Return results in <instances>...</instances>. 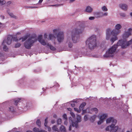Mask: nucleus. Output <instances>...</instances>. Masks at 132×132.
<instances>
[{"mask_svg":"<svg viewBox=\"0 0 132 132\" xmlns=\"http://www.w3.org/2000/svg\"><path fill=\"white\" fill-rule=\"evenodd\" d=\"M122 27V24L117 23L114 26V29H112L109 28L106 30V39L111 41H115L118 39V35L121 32V29Z\"/></svg>","mask_w":132,"mask_h":132,"instance_id":"obj_1","label":"nucleus"},{"mask_svg":"<svg viewBox=\"0 0 132 132\" xmlns=\"http://www.w3.org/2000/svg\"><path fill=\"white\" fill-rule=\"evenodd\" d=\"M131 42H118L117 45H114L109 48L104 55V57H113L117 52V49L119 46H120L122 48H125L129 46V43Z\"/></svg>","mask_w":132,"mask_h":132,"instance_id":"obj_2","label":"nucleus"},{"mask_svg":"<svg viewBox=\"0 0 132 132\" xmlns=\"http://www.w3.org/2000/svg\"><path fill=\"white\" fill-rule=\"evenodd\" d=\"M70 114L72 117V118L70 117L69 119L70 123L72 124V126L73 127H75L77 128L78 127V123L81 121V116L80 115H77V120H74V118L75 115L74 113L72 112H70Z\"/></svg>","mask_w":132,"mask_h":132,"instance_id":"obj_3","label":"nucleus"},{"mask_svg":"<svg viewBox=\"0 0 132 132\" xmlns=\"http://www.w3.org/2000/svg\"><path fill=\"white\" fill-rule=\"evenodd\" d=\"M53 33L56 35V38L58 41H61L64 39V33L61 31L59 29L53 30Z\"/></svg>","mask_w":132,"mask_h":132,"instance_id":"obj_4","label":"nucleus"},{"mask_svg":"<svg viewBox=\"0 0 132 132\" xmlns=\"http://www.w3.org/2000/svg\"><path fill=\"white\" fill-rule=\"evenodd\" d=\"M132 34V28L128 29L127 31H125L122 35V38L123 41L126 40L127 38L131 36Z\"/></svg>","mask_w":132,"mask_h":132,"instance_id":"obj_5","label":"nucleus"},{"mask_svg":"<svg viewBox=\"0 0 132 132\" xmlns=\"http://www.w3.org/2000/svg\"><path fill=\"white\" fill-rule=\"evenodd\" d=\"M116 124L112 123L111 124L107 127L106 128V131H110V132H116L119 129V127L115 126Z\"/></svg>","mask_w":132,"mask_h":132,"instance_id":"obj_6","label":"nucleus"},{"mask_svg":"<svg viewBox=\"0 0 132 132\" xmlns=\"http://www.w3.org/2000/svg\"><path fill=\"white\" fill-rule=\"evenodd\" d=\"M86 47L91 50L94 48L96 46V42H86Z\"/></svg>","mask_w":132,"mask_h":132,"instance_id":"obj_7","label":"nucleus"},{"mask_svg":"<svg viewBox=\"0 0 132 132\" xmlns=\"http://www.w3.org/2000/svg\"><path fill=\"white\" fill-rule=\"evenodd\" d=\"M40 44L42 45L46 46L47 48H50L51 50L52 51H55L56 50V48L52 46L51 44L48 42H40Z\"/></svg>","mask_w":132,"mask_h":132,"instance_id":"obj_8","label":"nucleus"},{"mask_svg":"<svg viewBox=\"0 0 132 132\" xmlns=\"http://www.w3.org/2000/svg\"><path fill=\"white\" fill-rule=\"evenodd\" d=\"M84 31V28H82L78 27L73 29L72 34L75 33L78 34H81Z\"/></svg>","mask_w":132,"mask_h":132,"instance_id":"obj_9","label":"nucleus"},{"mask_svg":"<svg viewBox=\"0 0 132 132\" xmlns=\"http://www.w3.org/2000/svg\"><path fill=\"white\" fill-rule=\"evenodd\" d=\"M107 114H103L100 116V120L97 122L98 125H100L104 121V120L107 117Z\"/></svg>","mask_w":132,"mask_h":132,"instance_id":"obj_10","label":"nucleus"},{"mask_svg":"<svg viewBox=\"0 0 132 132\" xmlns=\"http://www.w3.org/2000/svg\"><path fill=\"white\" fill-rule=\"evenodd\" d=\"M34 42H24L23 43L24 47L28 49H30L34 45Z\"/></svg>","mask_w":132,"mask_h":132,"instance_id":"obj_11","label":"nucleus"},{"mask_svg":"<svg viewBox=\"0 0 132 132\" xmlns=\"http://www.w3.org/2000/svg\"><path fill=\"white\" fill-rule=\"evenodd\" d=\"M56 39V35L54 33L50 34L48 36V40L51 41H55Z\"/></svg>","mask_w":132,"mask_h":132,"instance_id":"obj_12","label":"nucleus"},{"mask_svg":"<svg viewBox=\"0 0 132 132\" xmlns=\"http://www.w3.org/2000/svg\"><path fill=\"white\" fill-rule=\"evenodd\" d=\"M117 121L112 117H110L107 119L106 120L107 123H110L112 122V123L116 124Z\"/></svg>","mask_w":132,"mask_h":132,"instance_id":"obj_13","label":"nucleus"},{"mask_svg":"<svg viewBox=\"0 0 132 132\" xmlns=\"http://www.w3.org/2000/svg\"><path fill=\"white\" fill-rule=\"evenodd\" d=\"M96 39V36L95 35H92L88 38L87 41H95Z\"/></svg>","mask_w":132,"mask_h":132,"instance_id":"obj_14","label":"nucleus"},{"mask_svg":"<svg viewBox=\"0 0 132 132\" xmlns=\"http://www.w3.org/2000/svg\"><path fill=\"white\" fill-rule=\"evenodd\" d=\"M79 38V36H77L76 35H72L71 37L69 38V40H72L73 41H77Z\"/></svg>","mask_w":132,"mask_h":132,"instance_id":"obj_15","label":"nucleus"},{"mask_svg":"<svg viewBox=\"0 0 132 132\" xmlns=\"http://www.w3.org/2000/svg\"><path fill=\"white\" fill-rule=\"evenodd\" d=\"M16 40V38L13 37L12 35H9L7 37V41H13Z\"/></svg>","mask_w":132,"mask_h":132,"instance_id":"obj_16","label":"nucleus"},{"mask_svg":"<svg viewBox=\"0 0 132 132\" xmlns=\"http://www.w3.org/2000/svg\"><path fill=\"white\" fill-rule=\"evenodd\" d=\"M119 7L123 10H126L127 9V5L124 4H121L119 5Z\"/></svg>","mask_w":132,"mask_h":132,"instance_id":"obj_17","label":"nucleus"},{"mask_svg":"<svg viewBox=\"0 0 132 132\" xmlns=\"http://www.w3.org/2000/svg\"><path fill=\"white\" fill-rule=\"evenodd\" d=\"M59 132H67L65 127L63 125H61L59 127Z\"/></svg>","mask_w":132,"mask_h":132,"instance_id":"obj_18","label":"nucleus"},{"mask_svg":"<svg viewBox=\"0 0 132 132\" xmlns=\"http://www.w3.org/2000/svg\"><path fill=\"white\" fill-rule=\"evenodd\" d=\"M48 118H46L45 119V123L44 124V126L46 127L48 131H50L51 130V129L50 127L48 126H47V124L48 122Z\"/></svg>","mask_w":132,"mask_h":132,"instance_id":"obj_19","label":"nucleus"},{"mask_svg":"<svg viewBox=\"0 0 132 132\" xmlns=\"http://www.w3.org/2000/svg\"><path fill=\"white\" fill-rule=\"evenodd\" d=\"M93 10V9L90 6H88L86 7L85 11L87 12L90 13Z\"/></svg>","mask_w":132,"mask_h":132,"instance_id":"obj_20","label":"nucleus"},{"mask_svg":"<svg viewBox=\"0 0 132 132\" xmlns=\"http://www.w3.org/2000/svg\"><path fill=\"white\" fill-rule=\"evenodd\" d=\"M28 37V35H25L20 38L18 40H21V41H24Z\"/></svg>","mask_w":132,"mask_h":132,"instance_id":"obj_21","label":"nucleus"},{"mask_svg":"<svg viewBox=\"0 0 132 132\" xmlns=\"http://www.w3.org/2000/svg\"><path fill=\"white\" fill-rule=\"evenodd\" d=\"M52 129L54 131L59 132L58 126L57 125L54 126L52 127Z\"/></svg>","mask_w":132,"mask_h":132,"instance_id":"obj_22","label":"nucleus"},{"mask_svg":"<svg viewBox=\"0 0 132 132\" xmlns=\"http://www.w3.org/2000/svg\"><path fill=\"white\" fill-rule=\"evenodd\" d=\"M37 40L38 41H44V40L43 39V36L41 35H38L37 38Z\"/></svg>","mask_w":132,"mask_h":132,"instance_id":"obj_23","label":"nucleus"},{"mask_svg":"<svg viewBox=\"0 0 132 132\" xmlns=\"http://www.w3.org/2000/svg\"><path fill=\"white\" fill-rule=\"evenodd\" d=\"M15 109V108L12 105L9 107V110L12 112L14 111Z\"/></svg>","mask_w":132,"mask_h":132,"instance_id":"obj_24","label":"nucleus"},{"mask_svg":"<svg viewBox=\"0 0 132 132\" xmlns=\"http://www.w3.org/2000/svg\"><path fill=\"white\" fill-rule=\"evenodd\" d=\"M86 105V103H82L79 106V109H81V110L83 109V108Z\"/></svg>","mask_w":132,"mask_h":132,"instance_id":"obj_25","label":"nucleus"},{"mask_svg":"<svg viewBox=\"0 0 132 132\" xmlns=\"http://www.w3.org/2000/svg\"><path fill=\"white\" fill-rule=\"evenodd\" d=\"M102 10L103 11L106 12L108 11V9L105 6H102L101 8Z\"/></svg>","mask_w":132,"mask_h":132,"instance_id":"obj_26","label":"nucleus"},{"mask_svg":"<svg viewBox=\"0 0 132 132\" xmlns=\"http://www.w3.org/2000/svg\"><path fill=\"white\" fill-rule=\"evenodd\" d=\"M67 44H68V47L71 48L73 46V42H67Z\"/></svg>","mask_w":132,"mask_h":132,"instance_id":"obj_27","label":"nucleus"},{"mask_svg":"<svg viewBox=\"0 0 132 132\" xmlns=\"http://www.w3.org/2000/svg\"><path fill=\"white\" fill-rule=\"evenodd\" d=\"M20 100H21V99L20 98H18L17 100H15L14 101V105L16 106L17 104L20 101Z\"/></svg>","mask_w":132,"mask_h":132,"instance_id":"obj_28","label":"nucleus"},{"mask_svg":"<svg viewBox=\"0 0 132 132\" xmlns=\"http://www.w3.org/2000/svg\"><path fill=\"white\" fill-rule=\"evenodd\" d=\"M9 14L10 16L12 18H13L15 19L17 18V17L13 14L11 13H9Z\"/></svg>","mask_w":132,"mask_h":132,"instance_id":"obj_29","label":"nucleus"},{"mask_svg":"<svg viewBox=\"0 0 132 132\" xmlns=\"http://www.w3.org/2000/svg\"><path fill=\"white\" fill-rule=\"evenodd\" d=\"M37 125L39 127H40L41 126V122L39 119L37 120L36 122Z\"/></svg>","mask_w":132,"mask_h":132,"instance_id":"obj_30","label":"nucleus"},{"mask_svg":"<svg viewBox=\"0 0 132 132\" xmlns=\"http://www.w3.org/2000/svg\"><path fill=\"white\" fill-rule=\"evenodd\" d=\"M91 110V111L94 112L96 113H97L98 111L97 109L96 108H92Z\"/></svg>","mask_w":132,"mask_h":132,"instance_id":"obj_31","label":"nucleus"},{"mask_svg":"<svg viewBox=\"0 0 132 132\" xmlns=\"http://www.w3.org/2000/svg\"><path fill=\"white\" fill-rule=\"evenodd\" d=\"M33 130L35 132H39L40 131L39 128L36 127L33 128Z\"/></svg>","mask_w":132,"mask_h":132,"instance_id":"obj_32","label":"nucleus"},{"mask_svg":"<svg viewBox=\"0 0 132 132\" xmlns=\"http://www.w3.org/2000/svg\"><path fill=\"white\" fill-rule=\"evenodd\" d=\"M57 123L58 125H60L62 123V119H61L59 118L58 119L57 121Z\"/></svg>","mask_w":132,"mask_h":132,"instance_id":"obj_33","label":"nucleus"},{"mask_svg":"<svg viewBox=\"0 0 132 132\" xmlns=\"http://www.w3.org/2000/svg\"><path fill=\"white\" fill-rule=\"evenodd\" d=\"M96 117V116L95 115H94L92 116L90 120L92 122L94 121L95 120V119Z\"/></svg>","mask_w":132,"mask_h":132,"instance_id":"obj_34","label":"nucleus"},{"mask_svg":"<svg viewBox=\"0 0 132 132\" xmlns=\"http://www.w3.org/2000/svg\"><path fill=\"white\" fill-rule=\"evenodd\" d=\"M5 3V2L4 0H0V5H3Z\"/></svg>","mask_w":132,"mask_h":132,"instance_id":"obj_35","label":"nucleus"},{"mask_svg":"<svg viewBox=\"0 0 132 132\" xmlns=\"http://www.w3.org/2000/svg\"><path fill=\"white\" fill-rule=\"evenodd\" d=\"M74 110L75 111H76L78 113L80 112H81V109H79L78 108H74Z\"/></svg>","mask_w":132,"mask_h":132,"instance_id":"obj_36","label":"nucleus"},{"mask_svg":"<svg viewBox=\"0 0 132 132\" xmlns=\"http://www.w3.org/2000/svg\"><path fill=\"white\" fill-rule=\"evenodd\" d=\"M79 99H76L72 101V102L76 103H77L79 102Z\"/></svg>","mask_w":132,"mask_h":132,"instance_id":"obj_37","label":"nucleus"},{"mask_svg":"<svg viewBox=\"0 0 132 132\" xmlns=\"http://www.w3.org/2000/svg\"><path fill=\"white\" fill-rule=\"evenodd\" d=\"M21 45V44L19 43H18L16 44L15 45V48H18Z\"/></svg>","mask_w":132,"mask_h":132,"instance_id":"obj_38","label":"nucleus"},{"mask_svg":"<svg viewBox=\"0 0 132 132\" xmlns=\"http://www.w3.org/2000/svg\"><path fill=\"white\" fill-rule=\"evenodd\" d=\"M3 49L5 51H6L7 50L8 48L6 46H4L3 47Z\"/></svg>","mask_w":132,"mask_h":132,"instance_id":"obj_39","label":"nucleus"},{"mask_svg":"<svg viewBox=\"0 0 132 132\" xmlns=\"http://www.w3.org/2000/svg\"><path fill=\"white\" fill-rule=\"evenodd\" d=\"M63 118L65 120H66L67 119V116L66 114H64L63 115Z\"/></svg>","mask_w":132,"mask_h":132,"instance_id":"obj_40","label":"nucleus"},{"mask_svg":"<svg viewBox=\"0 0 132 132\" xmlns=\"http://www.w3.org/2000/svg\"><path fill=\"white\" fill-rule=\"evenodd\" d=\"M11 42H3L2 44L3 45L4 44H5V43H6V44H11Z\"/></svg>","mask_w":132,"mask_h":132,"instance_id":"obj_41","label":"nucleus"},{"mask_svg":"<svg viewBox=\"0 0 132 132\" xmlns=\"http://www.w3.org/2000/svg\"><path fill=\"white\" fill-rule=\"evenodd\" d=\"M84 120L85 121H86L88 119V117L87 115H85L84 117Z\"/></svg>","mask_w":132,"mask_h":132,"instance_id":"obj_42","label":"nucleus"},{"mask_svg":"<svg viewBox=\"0 0 132 132\" xmlns=\"http://www.w3.org/2000/svg\"><path fill=\"white\" fill-rule=\"evenodd\" d=\"M89 19L90 20H93L95 19V17L94 16H91L89 18Z\"/></svg>","mask_w":132,"mask_h":132,"instance_id":"obj_43","label":"nucleus"},{"mask_svg":"<svg viewBox=\"0 0 132 132\" xmlns=\"http://www.w3.org/2000/svg\"><path fill=\"white\" fill-rule=\"evenodd\" d=\"M108 13L107 12H105L102 15L103 16H107Z\"/></svg>","mask_w":132,"mask_h":132,"instance_id":"obj_44","label":"nucleus"},{"mask_svg":"<svg viewBox=\"0 0 132 132\" xmlns=\"http://www.w3.org/2000/svg\"><path fill=\"white\" fill-rule=\"evenodd\" d=\"M44 37L45 39H46L47 38V35L46 34H44Z\"/></svg>","mask_w":132,"mask_h":132,"instance_id":"obj_45","label":"nucleus"},{"mask_svg":"<svg viewBox=\"0 0 132 132\" xmlns=\"http://www.w3.org/2000/svg\"><path fill=\"white\" fill-rule=\"evenodd\" d=\"M120 15L121 16H122L123 17H125V14L123 13H121L120 14Z\"/></svg>","mask_w":132,"mask_h":132,"instance_id":"obj_46","label":"nucleus"},{"mask_svg":"<svg viewBox=\"0 0 132 132\" xmlns=\"http://www.w3.org/2000/svg\"><path fill=\"white\" fill-rule=\"evenodd\" d=\"M55 121L54 120H52L51 121V122L52 124L54 123H55Z\"/></svg>","mask_w":132,"mask_h":132,"instance_id":"obj_47","label":"nucleus"},{"mask_svg":"<svg viewBox=\"0 0 132 132\" xmlns=\"http://www.w3.org/2000/svg\"><path fill=\"white\" fill-rule=\"evenodd\" d=\"M86 110H83L82 111V114H83L84 113H86Z\"/></svg>","mask_w":132,"mask_h":132,"instance_id":"obj_48","label":"nucleus"},{"mask_svg":"<svg viewBox=\"0 0 132 132\" xmlns=\"http://www.w3.org/2000/svg\"><path fill=\"white\" fill-rule=\"evenodd\" d=\"M39 132H47V131L43 130H40Z\"/></svg>","mask_w":132,"mask_h":132,"instance_id":"obj_49","label":"nucleus"},{"mask_svg":"<svg viewBox=\"0 0 132 132\" xmlns=\"http://www.w3.org/2000/svg\"><path fill=\"white\" fill-rule=\"evenodd\" d=\"M71 105L72 107H74L75 106V104L74 103H72L71 104Z\"/></svg>","mask_w":132,"mask_h":132,"instance_id":"obj_50","label":"nucleus"},{"mask_svg":"<svg viewBox=\"0 0 132 132\" xmlns=\"http://www.w3.org/2000/svg\"><path fill=\"white\" fill-rule=\"evenodd\" d=\"M67 123H68V122L66 120H65L64 121V125H67Z\"/></svg>","mask_w":132,"mask_h":132,"instance_id":"obj_51","label":"nucleus"},{"mask_svg":"<svg viewBox=\"0 0 132 132\" xmlns=\"http://www.w3.org/2000/svg\"><path fill=\"white\" fill-rule=\"evenodd\" d=\"M11 3V1H9L7 2V5H10V4Z\"/></svg>","mask_w":132,"mask_h":132,"instance_id":"obj_52","label":"nucleus"},{"mask_svg":"<svg viewBox=\"0 0 132 132\" xmlns=\"http://www.w3.org/2000/svg\"><path fill=\"white\" fill-rule=\"evenodd\" d=\"M72 127V126L71 125H70L69 127V130L70 131L71 130V128Z\"/></svg>","mask_w":132,"mask_h":132,"instance_id":"obj_53","label":"nucleus"},{"mask_svg":"<svg viewBox=\"0 0 132 132\" xmlns=\"http://www.w3.org/2000/svg\"><path fill=\"white\" fill-rule=\"evenodd\" d=\"M43 0H39L38 2L39 4H40L42 2Z\"/></svg>","mask_w":132,"mask_h":132,"instance_id":"obj_54","label":"nucleus"},{"mask_svg":"<svg viewBox=\"0 0 132 132\" xmlns=\"http://www.w3.org/2000/svg\"><path fill=\"white\" fill-rule=\"evenodd\" d=\"M21 34V32H17L16 34V35H20Z\"/></svg>","mask_w":132,"mask_h":132,"instance_id":"obj_55","label":"nucleus"},{"mask_svg":"<svg viewBox=\"0 0 132 132\" xmlns=\"http://www.w3.org/2000/svg\"><path fill=\"white\" fill-rule=\"evenodd\" d=\"M67 109H68V110L69 111H71L72 110L70 108H67Z\"/></svg>","mask_w":132,"mask_h":132,"instance_id":"obj_56","label":"nucleus"},{"mask_svg":"<svg viewBox=\"0 0 132 132\" xmlns=\"http://www.w3.org/2000/svg\"><path fill=\"white\" fill-rule=\"evenodd\" d=\"M53 117L54 118H56L57 117V116L56 114H54L53 115Z\"/></svg>","mask_w":132,"mask_h":132,"instance_id":"obj_57","label":"nucleus"},{"mask_svg":"<svg viewBox=\"0 0 132 132\" xmlns=\"http://www.w3.org/2000/svg\"><path fill=\"white\" fill-rule=\"evenodd\" d=\"M37 7H35V6H31L30 7V8H36Z\"/></svg>","mask_w":132,"mask_h":132,"instance_id":"obj_58","label":"nucleus"},{"mask_svg":"<svg viewBox=\"0 0 132 132\" xmlns=\"http://www.w3.org/2000/svg\"><path fill=\"white\" fill-rule=\"evenodd\" d=\"M75 0H70V2H74Z\"/></svg>","mask_w":132,"mask_h":132,"instance_id":"obj_59","label":"nucleus"},{"mask_svg":"<svg viewBox=\"0 0 132 132\" xmlns=\"http://www.w3.org/2000/svg\"><path fill=\"white\" fill-rule=\"evenodd\" d=\"M7 12L9 14V13H10V10L9 9H8L7 11Z\"/></svg>","mask_w":132,"mask_h":132,"instance_id":"obj_60","label":"nucleus"},{"mask_svg":"<svg viewBox=\"0 0 132 132\" xmlns=\"http://www.w3.org/2000/svg\"><path fill=\"white\" fill-rule=\"evenodd\" d=\"M26 132H33L31 130H27L26 131Z\"/></svg>","mask_w":132,"mask_h":132,"instance_id":"obj_61","label":"nucleus"},{"mask_svg":"<svg viewBox=\"0 0 132 132\" xmlns=\"http://www.w3.org/2000/svg\"><path fill=\"white\" fill-rule=\"evenodd\" d=\"M130 15L131 16H132V12H131L130 13Z\"/></svg>","mask_w":132,"mask_h":132,"instance_id":"obj_62","label":"nucleus"},{"mask_svg":"<svg viewBox=\"0 0 132 132\" xmlns=\"http://www.w3.org/2000/svg\"><path fill=\"white\" fill-rule=\"evenodd\" d=\"M57 6V5H52V6Z\"/></svg>","mask_w":132,"mask_h":132,"instance_id":"obj_63","label":"nucleus"},{"mask_svg":"<svg viewBox=\"0 0 132 132\" xmlns=\"http://www.w3.org/2000/svg\"><path fill=\"white\" fill-rule=\"evenodd\" d=\"M2 18H3V19H4V16H2Z\"/></svg>","mask_w":132,"mask_h":132,"instance_id":"obj_64","label":"nucleus"}]
</instances>
